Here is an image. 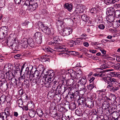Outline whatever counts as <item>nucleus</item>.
<instances>
[{"instance_id": "obj_1", "label": "nucleus", "mask_w": 120, "mask_h": 120, "mask_svg": "<svg viewBox=\"0 0 120 120\" xmlns=\"http://www.w3.org/2000/svg\"><path fill=\"white\" fill-rule=\"evenodd\" d=\"M60 30H62V31L63 30L62 34H60L63 36H67L71 33L72 32V29H70L69 27L65 28L64 22L63 21V19L60 20Z\"/></svg>"}, {"instance_id": "obj_2", "label": "nucleus", "mask_w": 120, "mask_h": 120, "mask_svg": "<svg viewBox=\"0 0 120 120\" xmlns=\"http://www.w3.org/2000/svg\"><path fill=\"white\" fill-rule=\"evenodd\" d=\"M9 86L4 77H3L0 79V87L2 91H4L7 90Z\"/></svg>"}, {"instance_id": "obj_3", "label": "nucleus", "mask_w": 120, "mask_h": 120, "mask_svg": "<svg viewBox=\"0 0 120 120\" xmlns=\"http://www.w3.org/2000/svg\"><path fill=\"white\" fill-rule=\"evenodd\" d=\"M8 32V27L6 26L1 27L0 29V39H3Z\"/></svg>"}, {"instance_id": "obj_4", "label": "nucleus", "mask_w": 120, "mask_h": 120, "mask_svg": "<svg viewBox=\"0 0 120 120\" xmlns=\"http://www.w3.org/2000/svg\"><path fill=\"white\" fill-rule=\"evenodd\" d=\"M40 24L42 31L45 34H49L51 32L50 29L47 26H45L42 22L40 23Z\"/></svg>"}, {"instance_id": "obj_5", "label": "nucleus", "mask_w": 120, "mask_h": 120, "mask_svg": "<svg viewBox=\"0 0 120 120\" xmlns=\"http://www.w3.org/2000/svg\"><path fill=\"white\" fill-rule=\"evenodd\" d=\"M67 50V48L65 45L60 44V56L67 57L68 55L65 53L62 52H66Z\"/></svg>"}, {"instance_id": "obj_6", "label": "nucleus", "mask_w": 120, "mask_h": 120, "mask_svg": "<svg viewBox=\"0 0 120 120\" xmlns=\"http://www.w3.org/2000/svg\"><path fill=\"white\" fill-rule=\"evenodd\" d=\"M67 72V73L69 74L72 79H79V77L78 76H77L76 75L77 74L76 72L74 71L72 69H70L68 70Z\"/></svg>"}, {"instance_id": "obj_7", "label": "nucleus", "mask_w": 120, "mask_h": 120, "mask_svg": "<svg viewBox=\"0 0 120 120\" xmlns=\"http://www.w3.org/2000/svg\"><path fill=\"white\" fill-rule=\"evenodd\" d=\"M38 7L37 3H33L30 4L29 6L28 7L27 10L30 11H33L35 10Z\"/></svg>"}, {"instance_id": "obj_8", "label": "nucleus", "mask_w": 120, "mask_h": 120, "mask_svg": "<svg viewBox=\"0 0 120 120\" xmlns=\"http://www.w3.org/2000/svg\"><path fill=\"white\" fill-rule=\"evenodd\" d=\"M87 82V79L85 77H82L81 79L79 80L78 82V84L77 85H79V84L80 85L82 86L83 88H85V85L86 84Z\"/></svg>"}, {"instance_id": "obj_9", "label": "nucleus", "mask_w": 120, "mask_h": 120, "mask_svg": "<svg viewBox=\"0 0 120 120\" xmlns=\"http://www.w3.org/2000/svg\"><path fill=\"white\" fill-rule=\"evenodd\" d=\"M29 68L27 67L26 69L25 72L22 75V73L21 75V79H28L29 77Z\"/></svg>"}, {"instance_id": "obj_10", "label": "nucleus", "mask_w": 120, "mask_h": 120, "mask_svg": "<svg viewBox=\"0 0 120 120\" xmlns=\"http://www.w3.org/2000/svg\"><path fill=\"white\" fill-rule=\"evenodd\" d=\"M67 83L66 80L64 79L60 81V84H61L62 85L60 86V94L64 92H66V87L65 86L67 84Z\"/></svg>"}, {"instance_id": "obj_11", "label": "nucleus", "mask_w": 120, "mask_h": 120, "mask_svg": "<svg viewBox=\"0 0 120 120\" xmlns=\"http://www.w3.org/2000/svg\"><path fill=\"white\" fill-rule=\"evenodd\" d=\"M7 102H9L11 100L10 98L9 97H7L6 99V96L5 95H2L0 97V104H1L3 103L5 101Z\"/></svg>"}, {"instance_id": "obj_12", "label": "nucleus", "mask_w": 120, "mask_h": 120, "mask_svg": "<svg viewBox=\"0 0 120 120\" xmlns=\"http://www.w3.org/2000/svg\"><path fill=\"white\" fill-rule=\"evenodd\" d=\"M85 9V7L83 6H78L76 7L74 12L76 14L80 13L82 12Z\"/></svg>"}, {"instance_id": "obj_13", "label": "nucleus", "mask_w": 120, "mask_h": 120, "mask_svg": "<svg viewBox=\"0 0 120 120\" xmlns=\"http://www.w3.org/2000/svg\"><path fill=\"white\" fill-rule=\"evenodd\" d=\"M85 105L88 108H92L94 106V101L90 99L87 98Z\"/></svg>"}, {"instance_id": "obj_14", "label": "nucleus", "mask_w": 120, "mask_h": 120, "mask_svg": "<svg viewBox=\"0 0 120 120\" xmlns=\"http://www.w3.org/2000/svg\"><path fill=\"white\" fill-rule=\"evenodd\" d=\"M28 39H27L26 38H24L22 40L21 44L22 47L26 48L28 47Z\"/></svg>"}, {"instance_id": "obj_15", "label": "nucleus", "mask_w": 120, "mask_h": 120, "mask_svg": "<svg viewBox=\"0 0 120 120\" xmlns=\"http://www.w3.org/2000/svg\"><path fill=\"white\" fill-rule=\"evenodd\" d=\"M42 37V34L40 32H38L35 33L34 35V37L37 39V41H38V40L39 39L40 41L39 42V43L37 41L38 44H40L41 43Z\"/></svg>"}, {"instance_id": "obj_16", "label": "nucleus", "mask_w": 120, "mask_h": 120, "mask_svg": "<svg viewBox=\"0 0 120 120\" xmlns=\"http://www.w3.org/2000/svg\"><path fill=\"white\" fill-rule=\"evenodd\" d=\"M75 92L71 93H68L67 98L71 101H72L76 97V95L75 94Z\"/></svg>"}, {"instance_id": "obj_17", "label": "nucleus", "mask_w": 120, "mask_h": 120, "mask_svg": "<svg viewBox=\"0 0 120 120\" xmlns=\"http://www.w3.org/2000/svg\"><path fill=\"white\" fill-rule=\"evenodd\" d=\"M117 112H113V113L111 112L110 110L109 109H105V116H106L107 118V120L109 119V116L112 113H116Z\"/></svg>"}, {"instance_id": "obj_18", "label": "nucleus", "mask_w": 120, "mask_h": 120, "mask_svg": "<svg viewBox=\"0 0 120 120\" xmlns=\"http://www.w3.org/2000/svg\"><path fill=\"white\" fill-rule=\"evenodd\" d=\"M106 13L108 15H113V14L114 13L115 10L114 8L113 7H109L107 9Z\"/></svg>"}, {"instance_id": "obj_19", "label": "nucleus", "mask_w": 120, "mask_h": 120, "mask_svg": "<svg viewBox=\"0 0 120 120\" xmlns=\"http://www.w3.org/2000/svg\"><path fill=\"white\" fill-rule=\"evenodd\" d=\"M51 79L48 78L47 81H45V83H41L42 85H45V86L46 87H50L51 86V83L52 82Z\"/></svg>"}, {"instance_id": "obj_20", "label": "nucleus", "mask_w": 120, "mask_h": 120, "mask_svg": "<svg viewBox=\"0 0 120 120\" xmlns=\"http://www.w3.org/2000/svg\"><path fill=\"white\" fill-rule=\"evenodd\" d=\"M87 99L83 97H80L78 99V102L79 104L82 105L84 103L86 104V101Z\"/></svg>"}, {"instance_id": "obj_21", "label": "nucleus", "mask_w": 120, "mask_h": 120, "mask_svg": "<svg viewBox=\"0 0 120 120\" xmlns=\"http://www.w3.org/2000/svg\"><path fill=\"white\" fill-rule=\"evenodd\" d=\"M46 73H47V75L48 77V78H49V79H51L52 81L53 79L52 78L54 75L53 71L52 70H49L48 71H47Z\"/></svg>"}, {"instance_id": "obj_22", "label": "nucleus", "mask_w": 120, "mask_h": 120, "mask_svg": "<svg viewBox=\"0 0 120 120\" xmlns=\"http://www.w3.org/2000/svg\"><path fill=\"white\" fill-rule=\"evenodd\" d=\"M28 68H31V70H30V72L29 74V77L28 79H30V81L32 80V79L33 77H34V74H33L31 73H32V70L33 69V66L31 65H30Z\"/></svg>"}, {"instance_id": "obj_23", "label": "nucleus", "mask_w": 120, "mask_h": 120, "mask_svg": "<svg viewBox=\"0 0 120 120\" xmlns=\"http://www.w3.org/2000/svg\"><path fill=\"white\" fill-rule=\"evenodd\" d=\"M107 20L110 23L113 22L114 20L115 17L113 15H108L106 17Z\"/></svg>"}, {"instance_id": "obj_24", "label": "nucleus", "mask_w": 120, "mask_h": 120, "mask_svg": "<svg viewBox=\"0 0 120 120\" xmlns=\"http://www.w3.org/2000/svg\"><path fill=\"white\" fill-rule=\"evenodd\" d=\"M99 8L98 7H95L94 8H92L90 11V12L93 14H96L98 12V11Z\"/></svg>"}, {"instance_id": "obj_25", "label": "nucleus", "mask_w": 120, "mask_h": 120, "mask_svg": "<svg viewBox=\"0 0 120 120\" xmlns=\"http://www.w3.org/2000/svg\"><path fill=\"white\" fill-rule=\"evenodd\" d=\"M72 4H69L68 3H67L64 4V7L65 8L67 9L68 11H70L72 9Z\"/></svg>"}, {"instance_id": "obj_26", "label": "nucleus", "mask_w": 120, "mask_h": 120, "mask_svg": "<svg viewBox=\"0 0 120 120\" xmlns=\"http://www.w3.org/2000/svg\"><path fill=\"white\" fill-rule=\"evenodd\" d=\"M60 80L62 79H63L62 80H66L65 78H66V74L65 73V71L64 69L61 70H60Z\"/></svg>"}, {"instance_id": "obj_27", "label": "nucleus", "mask_w": 120, "mask_h": 120, "mask_svg": "<svg viewBox=\"0 0 120 120\" xmlns=\"http://www.w3.org/2000/svg\"><path fill=\"white\" fill-rule=\"evenodd\" d=\"M43 49L45 51L47 52H51L53 53L54 52V50L49 47H44Z\"/></svg>"}, {"instance_id": "obj_28", "label": "nucleus", "mask_w": 120, "mask_h": 120, "mask_svg": "<svg viewBox=\"0 0 120 120\" xmlns=\"http://www.w3.org/2000/svg\"><path fill=\"white\" fill-rule=\"evenodd\" d=\"M28 44L31 47L33 48L34 46V42L33 40L31 38L28 39Z\"/></svg>"}, {"instance_id": "obj_29", "label": "nucleus", "mask_w": 120, "mask_h": 120, "mask_svg": "<svg viewBox=\"0 0 120 120\" xmlns=\"http://www.w3.org/2000/svg\"><path fill=\"white\" fill-rule=\"evenodd\" d=\"M21 98L24 102H25L28 100V97L27 95L26 94H24L23 95H21Z\"/></svg>"}, {"instance_id": "obj_30", "label": "nucleus", "mask_w": 120, "mask_h": 120, "mask_svg": "<svg viewBox=\"0 0 120 120\" xmlns=\"http://www.w3.org/2000/svg\"><path fill=\"white\" fill-rule=\"evenodd\" d=\"M8 116L4 112H2L1 114H0V117L1 118L2 120H7Z\"/></svg>"}, {"instance_id": "obj_31", "label": "nucleus", "mask_w": 120, "mask_h": 120, "mask_svg": "<svg viewBox=\"0 0 120 120\" xmlns=\"http://www.w3.org/2000/svg\"><path fill=\"white\" fill-rule=\"evenodd\" d=\"M34 74V77H36L35 78H36L37 79V80H39L41 76L40 75L39 72L38 70H35Z\"/></svg>"}, {"instance_id": "obj_32", "label": "nucleus", "mask_w": 120, "mask_h": 120, "mask_svg": "<svg viewBox=\"0 0 120 120\" xmlns=\"http://www.w3.org/2000/svg\"><path fill=\"white\" fill-rule=\"evenodd\" d=\"M74 79H70L68 80V82H67V83H68V85L70 86H72L74 84L75 82L74 81ZM66 81H67L66 80Z\"/></svg>"}, {"instance_id": "obj_33", "label": "nucleus", "mask_w": 120, "mask_h": 120, "mask_svg": "<svg viewBox=\"0 0 120 120\" xmlns=\"http://www.w3.org/2000/svg\"><path fill=\"white\" fill-rule=\"evenodd\" d=\"M36 112L37 114L40 117H41L43 114L42 110L41 109H37Z\"/></svg>"}, {"instance_id": "obj_34", "label": "nucleus", "mask_w": 120, "mask_h": 120, "mask_svg": "<svg viewBox=\"0 0 120 120\" xmlns=\"http://www.w3.org/2000/svg\"><path fill=\"white\" fill-rule=\"evenodd\" d=\"M36 114L35 111L33 110H30L29 112V116L31 118L34 117Z\"/></svg>"}, {"instance_id": "obj_35", "label": "nucleus", "mask_w": 120, "mask_h": 120, "mask_svg": "<svg viewBox=\"0 0 120 120\" xmlns=\"http://www.w3.org/2000/svg\"><path fill=\"white\" fill-rule=\"evenodd\" d=\"M110 104L109 103L107 102H105L102 104V107L105 108V109H109Z\"/></svg>"}, {"instance_id": "obj_36", "label": "nucleus", "mask_w": 120, "mask_h": 120, "mask_svg": "<svg viewBox=\"0 0 120 120\" xmlns=\"http://www.w3.org/2000/svg\"><path fill=\"white\" fill-rule=\"evenodd\" d=\"M75 113L78 116H81L82 115V111L80 108L78 109L75 110Z\"/></svg>"}, {"instance_id": "obj_37", "label": "nucleus", "mask_w": 120, "mask_h": 120, "mask_svg": "<svg viewBox=\"0 0 120 120\" xmlns=\"http://www.w3.org/2000/svg\"><path fill=\"white\" fill-rule=\"evenodd\" d=\"M23 101L22 100L20 99L17 100V102L19 106V107L22 108L23 107Z\"/></svg>"}, {"instance_id": "obj_38", "label": "nucleus", "mask_w": 120, "mask_h": 120, "mask_svg": "<svg viewBox=\"0 0 120 120\" xmlns=\"http://www.w3.org/2000/svg\"><path fill=\"white\" fill-rule=\"evenodd\" d=\"M81 18L82 20L86 22H87L89 19V17H87L86 15H81Z\"/></svg>"}, {"instance_id": "obj_39", "label": "nucleus", "mask_w": 120, "mask_h": 120, "mask_svg": "<svg viewBox=\"0 0 120 120\" xmlns=\"http://www.w3.org/2000/svg\"><path fill=\"white\" fill-rule=\"evenodd\" d=\"M20 66V64L16 62L14 63L16 71H20V68L19 67Z\"/></svg>"}, {"instance_id": "obj_40", "label": "nucleus", "mask_w": 120, "mask_h": 120, "mask_svg": "<svg viewBox=\"0 0 120 120\" xmlns=\"http://www.w3.org/2000/svg\"><path fill=\"white\" fill-rule=\"evenodd\" d=\"M38 69L40 71L42 72V73L44 72V66L42 65H39L38 67Z\"/></svg>"}, {"instance_id": "obj_41", "label": "nucleus", "mask_w": 120, "mask_h": 120, "mask_svg": "<svg viewBox=\"0 0 120 120\" xmlns=\"http://www.w3.org/2000/svg\"><path fill=\"white\" fill-rule=\"evenodd\" d=\"M22 5H23V7H25V6H27V8L30 5V2L28 0H26L25 2L23 1V4Z\"/></svg>"}, {"instance_id": "obj_42", "label": "nucleus", "mask_w": 120, "mask_h": 120, "mask_svg": "<svg viewBox=\"0 0 120 120\" xmlns=\"http://www.w3.org/2000/svg\"><path fill=\"white\" fill-rule=\"evenodd\" d=\"M114 15L115 17L118 18L120 17V10H116L114 12Z\"/></svg>"}, {"instance_id": "obj_43", "label": "nucleus", "mask_w": 120, "mask_h": 120, "mask_svg": "<svg viewBox=\"0 0 120 120\" xmlns=\"http://www.w3.org/2000/svg\"><path fill=\"white\" fill-rule=\"evenodd\" d=\"M97 113L98 115L100 116H103L104 114L103 110L102 109H100L97 110Z\"/></svg>"}, {"instance_id": "obj_44", "label": "nucleus", "mask_w": 120, "mask_h": 120, "mask_svg": "<svg viewBox=\"0 0 120 120\" xmlns=\"http://www.w3.org/2000/svg\"><path fill=\"white\" fill-rule=\"evenodd\" d=\"M69 53L73 56H76L79 54V53L78 52H76L75 51H68V54Z\"/></svg>"}, {"instance_id": "obj_45", "label": "nucleus", "mask_w": 120, "mask_h": 120, "mask_svg": "<svg viewBox=\"0 0 120 120\" xmlns=\"http://www.w3.org/2000/svg\"><path fill=\"white\" fill-rule=\"evenodd\" d=\"M115 0H105V2L106 4H113L114 3Z\"/></svg>"}, {"instance_id": "obj_46", "label": "nucleus", "mask_w": 120, "mask_h": 120, "mask_svg": "<svg viewBox=\"0 0 120 120\" xmlns=\"http://www.w3.org/2000/svg\"><path fill=\"white\" fill-rule=\"evenodd\" d=\"M113 4V6L115 8H120V3L115 1Z\"/></svg>"}, {"instance_id": "obj_47", "label": "nucleus", "mask_w": 120, "mask_h": 120, "mask_svg": "<svg viewBox=\"0 0 120 120\" xmlns=\"http://www.w3.org/2000/svg\"><path fill=\"white\" fill-rule=\"evenodd\" d=\"M69 44L70 47H73L76 45L75 41L73 40L71 41L69 43Z\"/></svg>"}, {"instance_id": "obj_48", "label": "nucleus", "mask_w": 120, "mask_h": 120, "mask_svg": "<svg viewBox=\"0 0 120 120\" xmlns=\"http://www.w3.org/2000/svg\"><path fill=\"white\" fill-rule=\"evenodd\" d=\"M4 111V113L7 114V115L8 116H10V113L9 108L8 107L6 108Z\"/></svg>"}, {"instance_id": "obj_49", "label": "nucleus", "mask_w": 120, "mask_h": 120, "mask_svg": "<svg viewBox=\"0 0 120 120\" xmlns=\"http://www.w3.org/2000/svg\"><path fill=\"white\" fill-rule=\"evenodd\" d=\"M95 86V85L93 83L90 84L87 86L88 89L90 90H91Z\"/></svg>"}, {"instance_id": "obj_50", "label": "nucleus", "mask_w": 120, "mask_h": 120, "mask_svg": "<svg viewBox=\"0 0 120 120\" xmlns=\"http://www.w3.org/2000/svg\"><path fill=\"white\" fill-rule=\"evenodd\" d=\"M39 80H37V78L36 79L35 78L31 82L32 85H34L37 83V82H38V83H39Z\"/></svg>"}, {"instance_id": "obj_51", "label": "nucleus", "mask_w": 120, "mask_h": 120, "mask_svg": "<svg viewBox=\"0 0 120 120\" xmlns=\"http://www.w3.org/2000/svg\"><path fill=\"white\" fill-rule=\"evenodd\" d=\"M6 78L10 80H11L13 78V76H12L9 73H6Z\"/></svg>"}, {"instance_id": "obj_52", "label": "nucleus", "mask_w": 120, "mask_h": 120, "mask_svg": "<svg viewBox=\"0 0 120 120\" xmlns=\"http://www.w3.org/2000/svg\"><path fill=\"white\" fill-rule=\"evenodd\" d=\"M15 3L16 4H23V0H14Z\"/></svg>"}, {"instance_id": "obj_53", "label": "nucleus", "mask_w": 120, "mask_h": 120, "mask_svg": "<svg viewBox=\"0 0 120 120\" xmlns=\"http://www.w3.org/2000/svg\"><path fill=\"white\" fill-rule=\"evenodd\" d=\"M76 108V105L74 102L72 103L69 108H71V110H73Z\"/></svg>"}, {"instance_id": "obj_54", "label": "nucleus", "mask_w": 120, "mask_h": 120, "mask_svg": "<svg viewBox=\"0 0 120 120\" xmlns=\"http://www.w3.org/2000/svg\"><path fill=\"white\" fill-rule=\"evenodd\" d=\"M58 45L57 44L56 45V46L55 47V50H54L57 52H59L60 51V44H58Z\"/></svg>"}, {"instance_id": "obj_55", "label": "nucleus", "mask_w": 120, "mask_h": 120, "mask_svg": "<svg viewBox=\"0 0 120 120\" xmlns=\"http://www.w3.org/2000/svg\"><path fill=\"white\" fill-rule=\"evenodd\" d=\"M75 89V88L73 87H72V86H70L68 87V90L69 91L68 93H71L72 92H75L74 91Z\"/></svg>"}, {"instance_id": "obj_56", "label": "nucleus", "mask_w": 120, "mask_h": 120, "mask_svg": "<svg viewBox=\"0 0 120 120\" xmlns=\"http://www.w3.org/2000/svg\"><path fill=\"white\" fill-rule=\"evenodd\" d=\"M60 86L59 85L58 86L56 90V95H58V96L60 94Z\"/></svg>"}, {"instance_id": "obj_57", "label": "nucleus", "mask_w": 120, "mask_h": 120, "mask_svg": "<svg viewBox=\"0 0 120 120\" xmlns=\"http://www.w3.org/2000/svg\"><path fill=\"white\" fill-rule=\"evenodd\" d=\"M14 43L13 42L12 40H10V41L8 42V45L9 46H12V47L13 48L14 45Z\"/></svg>"}, {"instance_id": "obj_58", "label": "nucleus", "mask_w": 120, "mask_h": 120, "mask_svg": "<svg viewBox=\"0 0 120 120\" xmlns=\"http://www.w3.org/2000/svg\"><path fill=\"white\" fill-rule=\"evenodd\" d=\"M46 78H47V77H43L42 79H41L39 82V83H40V84L41 85V83H45L46 81Z\"/></svg>"}, {"instance_id": "obj_59", "label": "nucleus", "mask_w": 120, "mask_h": 120, "mask_svg": "<svg viewBox=\"0 0 120 120\" xmlns=\"http://www.w3.org/2000/svg\"><path fill=\"white\" fill-rule=\"evenodd\" d=\"M60 94L61 95L60 98L61 97L62 95L63 98H67L68 95L67 94V93L66 92H63L62 94Z\"/></svg>"}, {"instance_id": "obj_60", "label": "nucleus", "mask_w": 120, "mask_h": 120, "mask_svg": "<svg viewBox=\"0 0 120 120\" xmlns=\"http://www.w3.org/2000/svg\"><path fill=\"white\" fill-rule=\"evenodd\" d=\"M21 120H29L28 118L26 115H24L21 116Z\"/></svg>"}, {"instance_id": "obj_61", "label": "nucleus", "mask_w": 120, "mask_h": 120, "mask_svg": "<svg viewBox=\"0 0 120 120\" xmlns=\"http://www.w3.org/2000/svg\"><path fill=\"white\" fill-rule=\"evenodd\" d=\"M11 82L13 83H14L16 85H17V79L15 78L14 77L11 80Z\"/></svg>"}, {"instance_id": "obj_62", "label": "nucleus", "mask_w": 120, "mask_h": 120, "mask_svg": "<svg viewBox=\"0 0 120 120\" xmlns=\"http://www.w3.org/2000/svg\"><path fill=\"white\" fill-rule=\"evenodd\" d=\"M109 81L112 83L113 84L114 83L117 82L116 80L114 78L110 77H109Z\"/></svg>"}, {"instance_id": "obj_63", "label": "nucleus", "mask_w": 120, "mask_h": 120, "mask_svg": "<svg viewBox=\"0 0 120 120\" xmlns=\"http://www.w3.org/2000/svg\"><path fill=\"white\" fill-rule=\"evenodd\" d=\"M119 87H118L116 86L112 87V88H111V90L114 92H115L117 91V90H119Z\"/></svg>"}, {"instance_id": "obj_64", "label": "nucleus", "mask_w": 120, "mask_h": 120, "mask_svg": "<svg viewBox=\"0 0 120 120\" xmlns=\"http://www.w3.org/2000/svg\"><path fill=\"white\" fill-rule=\"evenodd\" d=\"M98 115L97 114L93 115L92 119V120H97Z\"/></svg>"}]
</instances>
